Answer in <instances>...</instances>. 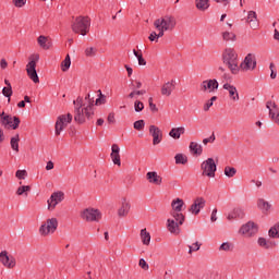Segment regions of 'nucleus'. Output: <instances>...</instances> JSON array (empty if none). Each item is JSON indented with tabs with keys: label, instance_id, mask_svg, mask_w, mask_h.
Returning a JSON list of instances; mask_svg holds the SVG:
<instances>
[{
	"label": "nucleus",
	"instance_id": "nucleus-1",
	"mask_svg": "<svg viewBox=\"0 0 279 279\" xmlns=\"http://www.w3.org/2000/svg\"><path fill=\"white\" fill-rule=\"evenodd\" d=\"M74 104V121L76 123H86V119H90L94 114L93 99L88 94L85 98L78 97Z\"/></svg>",
	"mask_w": 279,
	"mask_h": 279
},
{
	"label": "nucleus",
	"instance_id": "nucleus-2",
	"mask_svg": "<svg viewBox=\"0 0 279 279\" xmlns=\"http://www.w3.org/2000/svg\"><path fill=\"white\" fill-rule=\"evenodd\" d=\"M222 62L232 75H239V53L234 48H226L222 52Z\"/></svg>",
	"mask_w": 279,
	"mask_h": 279
},
{
	"label": "nucleus",
	"instance_id": "nucleus-3",
	"mask_svg": "<svg viewBox=\"0 0 279 279\" xmlns=\"http://www.w3.org/2000/svg\"><path fill=\"white\" fill-rule=\"evenodd\" d=\"M177 23L175 17L172 15H166L157 19L154 22V27L159 32V36H165L166 32H173V29H175Z\"/></svg>",
	"mask_w": 279,
	"mask_h": 279
},
{
	"label": "nucleus",
	"instance_id": "nucleus-4",
	"mask_svg": "<svg viewBox=\"0 0 279 279\" xmlns=\"http://www.w3.org/2000/svg\"><path fill=\"white\" fill-rule=\"evenodd\" d=\"M71 28L74 34L86 36V34L90 32V17L82 15L77 16L72 23Z\"/></svg>",
	"mask_w": 279,
	"mask_h": 279
},
{
	"label": "nucleus",
	"instance_id": "nucleus-5",
	"mask_svg": "<svg viewBox=\"0 0 279 279\" xmlns=\"http://www.w3.org/2000/svg\"><path fill=\"white\" fill-rule=\"evenodd\" d=\"M38 60H40V54L34 53L29 57V62L26 64V73L34 84H38L40 82L38 72H36V64H38Z\"/></svg>",
	"mask_w": 279,
	"mask_h": 279
},
{
	"label": "nucleus",
	"instance_id": "nucleus-6",
	"mask_svg": "<svg viewBox=\"0 0 279 279\" xmlns=\"http://www.w3.org/2000/svg\"><path fill=\"white\" fill-rule=\"evenodd\" d=\"M58 230V218H48L39 227L40 236H51Z\"/></svg>",
	"mask_w": 279,
	"mask_h": 279
},
{
	"label": "nucleus",
	"instance_id": "nucleus-7",
	"mask_svg": "<svg viewBox=\"0 0 279 279\" xmlns=\"http://www.w3.org/2000/svg\"><path fill=\"white\" fill-rule=\"evenodd\" d=\"M101 217H102L101 211L93 207L85 208L81 211V219L89 223H92L93 221H95L96 223H99V221H101Z\"/></svg>",
	"mask_w": 279,
	"mask_h": 279
},
{
	"label": "nucleus",
	"instance_id": "nucleus-8",
	"mask_svg": "<svg viewBox=\"0 0 279 279\" xmlns=\"http://www.w3.org/2000/svg\"><path fill=\"white\" fill-rule=\"evenodd\" d=\"M73 121V114L66 113V114H61L57 118L56 125H54V134L57 136H60L64 129Z\"/></svg>",
	"mask_w": 279,
	"mask_h": 279
},
{
	"label": "nucleus",
	"instance_id": "nucleus-9",
	"mask_svg": "<svg viewBox=\"0 0 279 279\" xmlns=\"http://www.w3.org/2000/svg\"><path fill=\"white\" fill-rule=\"evenodd\" d=\"M238 232L241 236L252 239L253 236H256V234H258V226L254 221H248L242 225Z\"/></svg>",
	"mask_w": 279,
	"mask_h": 279
},
{
	"label": "nucleus",
	"instance_id": "nucleus-10",
	"mask_svg": "<svg viewBox=\"0 0 279 279\" xmlns=\"http://www.w3.org/2000/svg\"><path fill=\"white\" fill-rule=\"evenodd\" d=\"M202 175L206 178H215V173H217V163H215V159L207 158L201 165Z\"/></svg>",
	"mask_w": 279,
	"mask_h": 279
},
{
	"label": "nucleus",
	"instance_id": "nucleus-11",
	"mask_svg": "<svg viewBox=\"0 0 279 279\" xmlns=\"http://www.w3.org/2000/svg\"><path fill=\"white\" fill-rule=\"evenodd\" d=\"M4 114H5L4 112L0 113L1 125H3L5 130H10V128H12V130H17L21 123V120L16 117L12 118V116H4Z\"/></svg>",
	"mask_w": 279,
	"mask_h": 279
},
{
	"label": "nucleus",
	"instance_id": "nucleus-12",
	"mask_svg": "<svg viewBox=\"0 0 279 279\" xmlns=\"http://www.w3.org/2000/svg\"><path fill=\"white\" fill-rule=\"evenodd\" d=\"M254 69H256V57L248 53L239 65V71L247 73V71H254Z\"/></svg>",
	"mask_w": 279,
	"mask_h": 279
},
{
	"label": "nucleus",
	"instance_id": "nucleus-13",
	"mask_svg": "<svg viewBox=\"0 0 279 279\" xmlns=\"http://www.w3.org/2000/svg\"><path fill=\"white\" fill-rule=\"evenodd\" d=\"M64 202V192H53L47 201L48 210H56V206Z\"/></svg>",
	"mask_w": 279,
	"mask_h": 279
},
{
	"label": "nucleus",
	"instance_id": "nucleus-14",
	"mask_svg": "<svg viewBox=\"0 0 279 279\" xmlns=\"http://www.w3.org/2000/svg\"><path fill=\"white\" fill-rule=\"evenodd\" d=\"M0 263L7 269H14L16 267V258L8 255V251H2L0 253Z\"/></svg>",
	"mask_w": 279,
	"mask_h": 279
},
{
	"label": "nucleus",
	"instance_id": "nucleus-15",
	"mask_svg": "<svg viewBox=\"0 0 279 279\" xmlns=\"http://www.w3.org/2000/svg\"><path fill=\"white\" fill-rule=\"evenodd\" d=\"M132 208V204L130 203V199L128 197H122L120 199V205L118 207V217H128L130 215V210Z\"/></svg>",
	"mask_w": 279,
	"mask_h": 279
},
{
	"label": "nucleus",
	"instance_id": "nucleus-16",
	"mask_svg": "<svg viewBox=\"0 0 279 279\" xmlns=\"http://www.w3.org/2000/svg\"><path fill=\"white\" fill-rule=\"evenodd\" d=\"M219 88V82L217 80H206L201 83L202 93H215Z\"/></svg>",
	"mask_w": 279,
	"mask_h": 279
},
{
	"label": "nucleus",
	"instance_id": "nucleus-17",
	"mask_svg": "<svg viewBox=\"0 0 279 279\" xmlns=\"http://www.w3.org/2000/svg\"><path fill=\"white\" fill-rule=\"evenodd\" d=\"M206 206V199L204 197H196L193 202V204L190 206L189 211L192 215L197 216L202 210H204Z\"/></svg>",
	"mask_w": 279,
	"mask_h": 279
},
{
	"label": "nucleus",
	"instance_id": "nucleus-18",
	"mask_svg": "<svg viewBox=\"0 0 279 279\" xmlns=\"http://www.w3.org/2000/svg\"><path fill=\"white\" fill-rule=\"evenodd\" d=\"M222 88H223V90H227L231 101H240L241 96H239V89H236V86H234L230 83H225Z\"/></svg>",
	"mask_w": 279,
	"mask_h": 279
},
{
	"label": "nucleus",
	"instance_id": "nucleus-19",
	"mask_svg": "<svg viewBox=\"0 0 279 279\" xmlns=\"http://www.w3.org/2000/svg\"><path fill=\"white\" fill-rule=\"evenodd\" d=\"M149 134L153 137V145H160V143H162V130H160V128L150 125Z\"/></svg>",
	"mask_w": 279,
	"mask_h": 279
},
{
	"label": "nucleus",
	"instance_id": "nucleus-20",
	"mask_svg": "<svg viewBox=\"0 0 279 279\" xmlns=\"http://www.w3.org/2000/svg\"><path fill=\"white\" fill-rule=\"evenodd\" d=\"M121 148L119 147V145L113 144L111 146V154H110V158L113 162V165H117L118 167H121Z\"/></svg>",
	"mask_w": 279,
	"mask_h": 279
},
{
	"label": "nucleus",
	"instance_id": "nucleus-21",
	"mask_svg": "<svg viewBox=\"0 0 279 279\" xmlns=\"http://www.w3.org/2000/svg\"><path fill=\"white\" fill-rule=\"evenodd\" d=\"M146 180L149 184H155V186H160V184H162V177H160L156 171L147 172Z\"/></svg>",
	"mask_w": 279,
	"mask_h": 279
},
{
	"label": "nucleus",
	"instance_id": "nucleus-22",
	"mask_svg": "<svg viewBox=\"0 0 279 279\" xmlns=\"http://www.w3.org/2000/svg\"><path fill=\"white\" fill-rule=\"evenodd\" d=\"M175 90V81H168L161 86V95L163 97H171V94Z\"/></svg>",
	"mask_w": 279,
	"mask_h": 279
},
{
	"label": "nucleus",
	"instance_id": "nucleus-23",
	"mask_svg": "<svg viewBox=\"0 0 279 279\" xmlns=\"http://www.w3.org/2000/svg\"><path fill=\"white\" fill-rule=\"evenodd\" d=\"M246 23L250 25L251 29H256L258 27V15L255 11H248L246 16Z\"/></svg>",
	"mask_w": 279,
	"mask_h": 279
},
{
	"label": "nucleus",
	"instance_id": "nucleus-24",
	"mask_svg": "<svg viewBox=\"0 0 279 279\" xmlns=\"http://www.w3.org/2000/svg\"><path fill=\"white\" fill-rule=\"evenodd\" d=\"M257 208L263 213V215H269V213H271V203L265 201V198H258Z\"/></svg>",
	"mask_w": 279,
	"mask_h": 279
},
{
	"label": "nucleus",
	"instance_id": "nucleus-25",
	"mask_svg": "<svg viewBox=\"0 0 279 279\" xmlns=\"http://www.w3.org/2000/svg\"><path fill=\"white\" fill-rule=\"evenodd\" d=\"M257 247L260 250H271L274 247V242L265 236H258L256 240Z\"/></svg>",
	"mask_w": 279,
	"mask_h": 279
},
{
	"label": "nucleus",
	"instance_id": "nucleus-26",
	"mask_svg": "<svg viewBox=\"0 0 279 279\" xmlns=\"http://www.w3.org/2000/svg\"><path fill=\"white\" fill-rule=\"evenodd\" d=\"M180 226L182 225L177 222L174 219L169 218L167 220V229L170 232V234H180Z\"/></svg>",
	"mask_w": 279,
	"mask_h": 279
},
{
	"label": "nucleus",
	"instance_id": "nucleus-27",
	"mask_svg": "<svg viewBox=\"0 0 279 279\" xmlns=\"http://www.w3.org/2000/svg\"><path fill=\"white\" fill-rule=\"evenodd\" d=\"M245 217V211L242 208L235 207L227 216L228 221H234V219H243Z\"/></svg>",
	"mask_w": 279,
	"mask_h": 279
},
{
	"label": "nucleus",
	"instance_id": "nucleus-28",
	"mask_svg": "<svg viewBox=\"0 0 279 279\" xmlns=\"http://www.w3.org/2000/svg\"><path fill=\"white\" fill-rule=\"evenodd\" d=\"M184 132H186L184 126L172 128L169 132V136L174 138V141H180V136L181 134H184Z\"/></svg>",
	"mask_w": 279,
	"mask_h": 279
},
{
	"label": "nucleus",
	"instance_id": "nucleus-29",
	"mask_svg": "<svg viewBox=\"0 0 279 279\" xmlns=\"http://www.w3.org/2000/svg\"><path fill=\"white\" fill-rule=\"evenodd\" d=\"M37 43L39 45V47H41V49H51V39H49V37H45L44 35H40L37 38Z\"/></svg>",
	"mask_w": 279,
	"mask_h": 279
},
{
	"label": "nucleus",
	"instance_id": "nucleus-30",
	"mask_svg": "<svg viewBox=\"0 0 279 279\" xmlns=\"http://www.w3.org/2000/svg\"><path fill=\"white\" fill-rule=\"evenodd\" d=\"M172 213H182L184 208V201L182 198H175L171 203Z\"/></svg>",
	"mask_w": 279,
	"mask_h": 279
},
{
	"label": "nucleus",
	"instance_id": "nucleus-31",
	"mask_svg": "<svg viewBox=\"0 0 279 279\" xmlns=\"http://www.w3.org/2000/svg\"><path fill=\"white\" fill-rule=\"evenodd\" d=\"M140 238L143 245H149L151 243V234L147 231V229L141 230Z\"/></svg>",
	"mask_w": 279,
	"mask_h": 279
},
{
	"label": "nucleus",
	"instance_id": "nucleus-32",
	"mask_svg": "<svg viewBox=\"0 0 279 279\" xmlns=\"http://www.w3.org/2000/svg\"><path fill=\"white\" fill-rule=\"evenodd\" d=\"M190 151H192L194 156H202L204 148L197 142H191Z\"/></svg>",
	"mask_w": 279,
	"mask_h": 279
},
{
	"label": "nucleus",
	"instance_id": "nucleus-33",
	"mask_svg": "<svg viewBox=\"0 0 279 279\" xmlns=\"http://www.w3.org/2000/svg\"><path fill=\"white\" fill-rule=\"evenodd\" d=\"M269 239H279V221L275 222L268 230Z\"/></svg>",
	"mask_w": 279,
	"mask_h": 279
},
{
	"label": "nucleus",
	"instance_id": "nucleus-34",
	"mask_svg": "<svg viewBox=\"0 0 279 279\" xmlns=\"http://www.w3.org/2000/svg\"><path fill=\"white\" fill-rule=\"evenodd\" d=\"M170 215L177 223H180L181 226L184 223L185 217L183 214H181V211H171Z\"/></svg>",
	"mask_w": 279,
	"mask_h": 279
},
{
	"label": "nucleus",
	"instance_id": "nucleus-35",
	"mask_svg": "<svg viewBox=\"0 0 279 279\" xmlns=\"http://www.w3.org/2000/svg\"><path fill=\"white\" fill-rule=\"evenodd\" d=\"M232 250H234V244H232V242H228V241L223 242L218 247V252H232Z\"/></svg>",
	"mask_w": 279,
	"mask_h": 279
},
{
	"label": "nucleus",
	"instance_id": "nucleus-36",
	"mask_svg": "<svg viewBox=\"0 0 279 279\" xmlns=\"http://www.w3.org/2000/svg\"><path fill=\"white\" fill-rule=\"evenodd\" d=\"M197 10H201L202 12L208 10L210 8V4L208 3V0H195Z\"/></svg>",
	"mask_w": 279,
	"mask_h": 279
},
{
	"label": "nucleus",
	"instance_id": "nucleus-37",
	"mask_svg": "<svg viewBox=\"0 0 279 279\" xmlns=\"http://www.w3.org/2000/svg\"><path fill=\"white\" fill-rule=\"evenodd\" d=\"M71 69V56L66 54L65 59L61 63V70L66 73Z\"/></svg>",
	"mask_w": 279,
	"mask_h": 279
},
{
	"label": "nucleus",
	"instance_id": "nucleus-38",
	"mask_svg": "<svg viewBox=\"0 0 279 279\" xmlns=\"http://www.w3.org/2000/svg\"><path fill=\"white\" fill-rule=\"evenodd\" d=\"M21 141V138L19 137V134H16L15 136H13L11 138V148L13 149V151L19 153V142Z\"/></svg>",
	"mask_w": 279,
	"mask_h": 279
},
{
	"label": "nucleus",
	"instance_id": "nucleus-39",
	"mask_svg": "<svg viewBox=\"0 0 279 279\" xmlns=\"http://www.w3.org/2000/svg\"><path fill=\"white\" fill-rule=\"evenodd\" d=\"M222 39L226 40V43H229V40H236V35L232 32H223L222 33Z\"/></svg>",
	"mask_w": 279,
	"mask_h": 279
},
{
	"label": "nucleus",
	"instance_id": "nucleus-40",
	"mask_svg": "<svg viewBox=\"0 0 279 279\" xmlns=\"http://www.w3.org/2000/svg\"><path fill=\"white\" fill-rule=\"evenodd\" d=\"M269 119H271L275 125L279 126V109L277 111L270 110Z\"/></svg>",
	"mask_w": 279,
	"mask_h": 279
},
{
	"label": "nucleus",
	"instance_id": "nucleus-41",
	"mask_svg": "<svg viewBox=\"0 0 279 279\" xmlns=\"http://www.w3.org/2000/svg\"><path fill=\"white\" fill-rule=\"evenodd\" d=\"M225 175H227V178H234V175H236V168L227 166L225 168Z\"/></svg>",
	"mask_w": 279,
	"mask_h": 279
},
{
	"label": "nucleus",
	"instance_id": "nucleus-42",
	"mask_svg": "<svg viewBox=\"0 0 279 279\" xmlns=\"http://www.w3.org/2000/svg\"><path fill=\"white\" fill-rule=\"evenodd\" d=\"M266 108L268 110V114L269 117L271 116V110H274L275 112H278L279 108H278V105L274 101H267L266 102Z\"/></svg>",
	"mask_w": 279,
	"mask_h": 279
},
{
	"label": "nucleus",
	"instance_id": "nucleus-43",
	"mask_svg": "<svg viewBox=\"0 0 279 279\" xmlns=\"http://www.w3.org/2000/svg\"><path fill=\"white\" fill-rule=\"evenodd\" d=\"M174 159L177 165H186L187 162L186 156L182 154H177Z\"/></svg>",
	"mask_w": 279,
	"mask_h": 279
},
{
	"label": "nucleus",
	"instance_id": "nucleus-44",
	"mask_svg": "<svg viewBox=\"0 0 279 279\" xmlns=\"http://www.w3.org/2000/svg\"><path fill=\"white\" fill-rule=\"evenodd\" d=\"M134 130H137L138 132H143L145 130V120H137L133 124Z\"/></svg>",
	"mask_w": 279,
	"mask_h": 279
},
{
	"label": "nucleus",
	"instance_id": "nucleus-45",
	"mask_svg": "<svg viewBox=\"0 0 279 279\" xmlns=\"http://www.w3.org/2000/svg\"><path fill=\"white\" fill-rule=\"evenodd\" d=\"M85 56L87 58H95L97 56V48L88 47L85 49Z\"/></svg>",
	"mask_w": 279,
	"mask_h": 279
},
{
	"label": "nucleus",
	"instance_id": "nucleus-46",
	"mask_svg": "<svg viewBox=\"0 0 279 279\" xmlns=\"http://www.w3.org/2000/svg\"><path fill=\"white\" fill-rule=\"evenodd\" d=\"M133 53L137 58L140 66H145L147 64V61L143 58V53H138L136 50H133Z\"/></svg>",
	"mask_w": 279,
	"mask_h": 279
},
{
	"label": "nucleus",
	"instance_id": "nucleus-47",
	"mask_svg": "<svg viewBox=\"0 0 279 279\" xmlns=\"http://www.w3.org/2000/svg\"><path fill=\"white\" fill-rule=\"evenodd\" d=\"M215 101H217V96H213L204 106V110L205 112H208V110H210V108H213V104H215Z\"/></svg>",
	"mask_w": 279,
	"mask_h": 279
},
{
	"label": "nucleus",
	"instance_id": "nucleus-48",
	"mask_svg": "<svg viewBox=\"0 0 279 279\" xmlns=\"http://www.w3.org/2000/svg\"><path fill=\"white\" fill-rule=\"evenodd\" d=\"M144 109H145V105L141 100H136L134 102L135 112H143Z\"/></svg>",
	"mask_w": 279,
	"mask_h": 279
},
{
	"label": "nucleus",
	"instance_id": "nucleus-49",
	"mask_svg": "<svg viewBox=\"0 0 279 279\" xmlns=\"http://www.w3.org/2000/svg\"><path fill=\"white\" fill-rule=\"evenodd\" d=\"M158 38H162V36H160V32L156 33V32H151L148 40H150V43H158Z\"/></svg>",
	"mask_w": 279,
	"mask_h": 279
},
{
	"label": "nucleus",
	"instance_id": "nucleus-50",
	"mask_svg": "<svg viewBox=\"0 0 279 279\" xmlns=\"http://www.w3.org/2000/svg\"><path fill=\"white\" fill-rule=\"evenodd\" d=\"M15 178H17V180H25V178H27V170H17Z\"/></svg>",
	"mask_w": 279,
	"mask_h": 279
},
{
	"label": "nucleus",
	"instance_id": "nucleus-51",
	"mask_svg": "<svg viewBox=\"0 0 279 279\" xmlns=\"http://www.w3.org/2000/svg\"><path fill=\"white\" fill-rule=\"evenodd\" d=\"M31 190H32V187H29V185H23L17 189L16 193H17V195H23V193H27Z\"/></svg>",
	"mask_w": 279,
	"mask_h": 279
},
{
	"label": "nucleus",
	"instance_id": "nucleus-52",
	"mask_svg": "<svg viewBox=\"0 0 279 279\" xmlns=\"http://www.w3.org/2000/svg\"><path fill=\"white\" fill-rule=\"evenodd\" d=\"M194 248L192 245L189 246L190 251L189 254H193V252H199V247H202V244L199 242H195L194 244Z\"/></svg>",
	"mask_w": 279,
	"mask_h": 279
},
{
	"label": "nucleus",
	"instance_id": "nucleus-53",
	"mask_svg": "<svg viewBox=\"0 0 279 279\" xmlns=\"http://www.w3.org/2000/svg\"><path fill=\"white\" fill-rule=\"evenodd\" d=\"M138 266L144 269V271L149 270V264H147V262L143 258L140 259L138 262Z\"/></svg>",
	"mask_w": 279,
	"mask_h": 279
},
{
	"label": "nucleus",
	"instance_id": "nucleus-54",
	"mask_svg": "<svg viewBox=\"0 0 279 279\" xmlns=\"http://www.w3.org/2000/svg\"><path fill=\"white\" fill-rule=\"evenodd\" d=\"M215 141H216L215 133H211L209 137L203 140V145H208V143H215Z\"/></svg>",
	"mask_w": 279,
	"mask_h": 279
},
{
	"label": "nucleus",
	"instance_id": "nucleus-55",
	"mask_svg": "<svg viewBox=\"0 0 279 279\" xmlns=\"http://www.w3.org/2000/svg\"><path fill=\"white\" fill-rule=\"evenodd\" d=\"M2 95L4 97H12V87H3Z\"/></svg>",
	"mask_w": 279,
	"mask_h": 279
},
{
	"label": "nucleus",
	"instance_id": "nucleus-56",
	"mask_svg": "<svg viewBox=\"0 0 279 279\" xmlns=\"http://www.w3.org/2000/svg\"><path fill=\"white\" fill-rule=\"evenodd\" d=\"M149 108L153 112H158V108L156 107V104H154V98L148 99Z\"/></svg>",
	"mask_w": 279,
	"mask_h": 279
},
{
	"label": "nucleus",
	"instance_id": "nucleus-57",
	"mask_svg": "<svg viewBox=\"0 0 279 279\" xmlns=\"http://www.w3.org/2000/svg\"><path fill=\"white\" fill-rule=\"evenodd\" d=\"M13 3L15 5V8H23V5H25V3H27V0H13Z\"/></svg>",
	"mask_w": 279,
	"mask_h": 279
},
{
	"label": "nucleus",
	"instance_id": "nucleus-58",
	"mask_svg": "<svg viewBox=\"0 0 279 279\" xmlns=\"http://www.w3.org/2000/svg\"><path fill=\"white\" fill-rule=\"evenodd\" d=\"M102 104H106V98H97L95 106H102Z\"/></svg>",
	"mask_w": 279,
	"mask_h": 279
},
{
	"label": "nucleus",
	"instance_id": "nucleus-59",
	"mask_svg": "<svg viewBox=\"0 0 279 279\" xmlns=\"http://www.w3.org/2000/svg\"><path fill=\"white\" fill-rule=\"evenodd\" d=\"M0 68L1 69H8V61H5V59L0 60Z\"/></svg>",
	"mask_w": 279,
	"mask_h": 279
},
{
	"label": "nucleus",
	"instance_id": "nucleus-60",
	"mask_svg": "<svg viewBox=\"0 0 279 279\" xmlns=\"http://www.w3.org/2000/svg\"><path fill=\"white\" fill-rule=\"evenodd\" d=\"M54 165L53 161H48L46 165V171H51L53 169Z\"/></svg>",
	"mask_w": 279,
	"mask_h": 279
},
{
	"label": "nucleus",
	"instance_id": "nucleus-61",
	"mask_svg": "<svg viewBox=\"0 0 279 279\" xmlns=\"http://www.w3.org/2000/svg\"><path fill=\"white\" fill-rule=\"evenodd\" d=\"M251 182H252V184H255V186H256L257 189H260V186H263V182H262V181L252 180Z\"/></svg>",
	"mask_w": 279,
	"mask_h": 279
},
{
	"label": "nucleus",
	"instance_id": "nucleus-62",
	"mask_svg": "<svg viewBox=\"0 0 279 279\" xmlns=\"http://www.w3.org/2000/svg\"><path fill=\"white\" fill-rule=\"evenodd\" d=\"M211 221H217V208H215L211 213V217H210Z\"/></svg>",
	"mask_w": 279,
	"mask_h": 279
},
{
	"label": "nucleus",
	"instance_id": "nucleus-63",
	"mask_svg": "<svg viewBox=\"0 0 279 279\" xmlns=\"http://www.w3.org/2000/svg\"><path fill=\"white\" fill-rule=\"evenodd\" d=\"M107 121L108 123H114V113H109Z\"/></svg>",
	"mask_w": 279,
	"mask_h": 279
},
{
	"label": "nucleus",
	"instance_id": "nucleus-64",
	"mask_svg": "<svg viewBox=\"0 0 279 279\" xmlns=\"http://www.w3.org/2000/svg\"><path fill=\"white\" fill-rule=\"evenodd\" d=\"M163 279H171V270H167L163 275Z\"/></svg>",
	"mask_w": 279,
	"mask_h": 279
}]
</instances>
